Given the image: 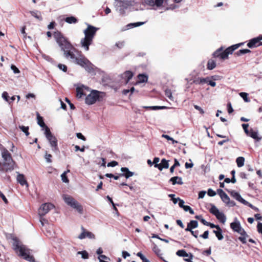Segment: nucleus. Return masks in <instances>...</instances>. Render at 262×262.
<instances>
[{"instance_id":"f257e3e1","label":"nucleus","mask_w":262,"mask_h":262,"mask_svg":"<svg viewBox=\"0 0 262 262\" xmlns=\"http://www.w3.org/2000/svg\"><path fill=\"white\" fill-rule=\"evenodd\" d=\"M54 36L61 50L63 51L66 58H70L73 62L80 65L86 70L89 69L91 66L90 61L84 57L80 55L79 53L63 37L60 32H55Z\"/></svg>"},{"instance_id":"f03ea898","label":"nucleus","mask_w":262,"mask_h":262,"mask_svg":"<svg viewBox=\"0 0 262 262\" xmlns=\"http://www.w3.org/2000/svg\"><path fill=\"white\" fill-rule=\"evenodd\" d=\"M98 28L88 25V28L84 31V37L82 38L80 41L81 47L84 48L85 51H88L89 46L92 44L93 39L96 34Z\"/></svg>"},{"instance_id":"7ed1b4c3","label":"nucleus","mask_w":262,"mask_h":262,"mask_svg":"<svg viewBox=\"0 0 262 262\" xmlns=\"http://www.w3.org/2000/svg\"><path fill=\"white\" fill-rule=\"evenodd\" d=\"M13 246L14 250L18 253L19 256L23 257L25 259L30 262L35 261L34 256L30 254L29 250L24 245L21 244V243L17 239H14Z\"/></svg>"},{"instance_id":"20e7f679","label":"nucleus","mask_w":262,"mask_h":262,"mask_svg":"<svg viewBox=\"0 0 262 262\" xmlns=\"http://www.w3.org/2000/svg\"><path fill=\"white\" fill-rule=\"evenodd\" d=\"M2 156L4 160L2 170L5 171L13 170L14 168V162L12 159L11 154L8 150L5 148L2 149Z\"/></svg>"},{"instance_id":"39448f33","label":"nucleus","mask_w":262,"mask_h":262,"mask_svg":"<svg viewBox=\"0 0 262 262\" xmlns=\"http://www.w3.org/2000/svg\"><path fill=\"white\" fill-rule=\"evenodd\" d=\"M105 93L96 90H93L86 97L85 103L88 105L94 104L97 101H101L105 96Z\"/></svg>"},{"instance_id":"423d86ee","label":"nucleus","mask_w":262,"mask_h":262,"mask_svg":"<svg viewBox=\"0 0 262 262\" xmlns=\"http://www.w3.org/2000/svg\"><path fill=\"white\" fill-rule=\"evenodd\" d=\"M231 228L235 232H237L241 235V236L238 237V239L243 243H246V238L249 236L246 233V231L243 229L238 222H234L230 224Z\"/></svg>"},{"instance_id":"0eeeda50","label":"nucleus","mask_w":262,"mask_h":262,"mask_svg":"<svg viewBox=\"0 0 262 262\" xmlns=\"http://www.w3.org/2000/svg\"><path fill=\"white\" fill-rule=\"evenodd\" d=\"M136 2L134 1L127 0H116V7L117 10L121 14L124 13V10L129 8L130 7L135 6Z\"/></svg>"},{"instance_id":"6e6552de","label":"nucleus","mask_w":262,"mask_h":262,"mask_svg":"<svg viewBox=\"0 0 262 262\" xmlns=\"http://www.w3.org/2000/svg\"><path fill=\"white\" fill-rule=\"evenodd\" d=\"M44 134H45L46 138L48 140L51 147H52V150L53 151H57L58 150L57 139L51 133L50 130L48 127H45Z\"/></svg>"},{"instance_id":"1a4fd4ad","label":"nucleus","mask_w":262,"mask_h":262,"mask_svg":"<svg viewBox=\"0 0 262 262\" xmlns=\"http://www.w3.org/2000/svg\"><path fill=\"white\" fill-rule=\"evenodd\" d=\"M64 202L73 208L75 209L79 213H83V207L74 198H63Z\"/></svg>"},{"instance_id":"9d476101","label":"nucleus","mask_w":262,"mask_h":262,"mask_svg":"<svg viewBox=\"0 0 262 262\" xmlns=\"http://www.w3.org/2000/svg\"><path fill=\"white\" fill-rule=\"evenodd\" d=\"M209 211L211 213L215 216L216 219L221 223H224L226 222V216L225 214L221 212H220L219 209L214 206L212 205Z\"/></svg>"},{"instance_id":"9b49d317","label":"nucleus","mask_w":262,"mask_h":262,"mask_svg":"<svg viewBox=\"0 0 262 262\" xmlns=\"http://www.w3.org/2000/svg\"><path fill=\"white\" fill-rule=\"evenodd\" d=\"M163 2L164 0H141L142 5L157 8L161 7Z\"/></svg>"},{"instance_id":"f8f14e48","label":"nucleus","mask_w":262,"mask_h":262,"mask_svg":"<svg viewBox=\"0 0 262 262\" xmlns=\"http://www.w3.org/2000/svg\"><path fill=\"white\" fill-rule=\"evenodd\" d=\"M54 207V205L51 203L43 204L39 209L38 214L40 216H43Z\"/></svg>"},{"instance_id":"ddd939ff","label":"nucleus","mask_w":262,"mask_h":262,"mask_svg":"<svg viewBox=\"0 0 262 262\" xmlns=\"http://www.w3.org/2000/svg\"><path fill=\"white\" fill-rule=\"evenodd\" d=\"M90 91L88 86L82 84H78L76 87L77 97L80 98L82 96L86 95L87 92Z\"/></svg>"},{"instance_id":"4468645a","label":"nucleus","mask_w":262,"mask_h":262,"mask_svg":"<svg viewBox=\"0 0 262 262\" xmlns=\"http://www.w3.org/2000/svg\"><path fill=\"white\" fill-rule=\"evenodd\" d=\"M223 47H221L213 54L214 57H220L222 59H226L228 58L229 55L225 52L223 51Z\"/></svg>"},{"instance_id":"2eb2a0df","label":"nucleus","mask_w":262,"mask_h":262,"mask_svg":"<svg viewBox=\"0 0 262 262\" xmlns=\"http://www.w3.org/2000/svg\"><path fill=\"white\" fill-rule=\"evenodd\" d=\"M81 230L82 232L78 236V238L79 239H82L85 238V237H88L90 239H94L95 238V236L93 233L86 231L82 226L81 227Z\"/></svg>"},{"instance_id":"dca6fc26","label":"nucleus","mask_w":262,"mask_h":262,"mask_svg":"<svg viewBox=\"0 0 262 262\" xmlns=\"http://www.w3.org/2000/svg\"><path fill=\"white\" fill-rule=\"evenodd\" d=\"M16 180L17 182L22 186H25L26 188L29 187V184L23 174L17 172Z\"/></svg>"},{"instance_id":"f3484780","label":"nucleus","mask_w":262,"mask_h":262,"mask_svg":"<svg viewBox=\"0 0 262 262\" xmlns=\"http://www.w3.org/2000/svg\"><path fill=\"white\" fill-rule=\"evenodd\" d=\"M207 194L209 196H214L216 194H218L220 196H228V194H227L223 190L220 189H217L216 192L211 189H209Z\"/></svg>"},{"instance_id":"a211bd4d","label":"nucleus","mask_w":262,"mask_h":262,"mask_svg":"<svg viewBox=\"0 0 262 262\" xmlns=\"http://www.w3.org/2000/svg\"><path fill=\"white\" fill-rule=\"evenodd\" d=\"M134 74L130 71H126L122 74V78L125 81V84L128 83L133 78Z\"/></svg>"},{"instance_id":"6ab92c4d","label":"nucleus","mask_w":262,"mask_h":262,"mask_svg":"<svg viewBox=\"0 0 262 262\" xmlns=\"http://www.w3.org/2000/svg\"><path fill=\"white\" fill-rule=\"evenodd\" d=\"M169 161L163 159L159 165H155V167L158 168L160 170H162L163 168L167 169L169 167Z\"/></svg>"},{"instance_id":"aec40b11","label":"nucleus","mask_w":262,"mask_h":262,"mask_svg":"<svg viewBox=\"0 0 262 262\" xmlns=\"http://www.w3.org/2000/svg\"><path fill=\"white\" fill-rule=\"evenodd\" d=\"M260 39L259 37L254 38L251 39L249 43L247 44V46L249 48H252L254 47H258L261 45L259 43Z\"/></svg>"},{"instance_id":"412c9836","label":"nucleus","mask_w":262,"mask_h":262,"mask_svg":"<svg viewBox=\"0 0 262 262\" xmlns=\"http://www.w3.org/2000/svg\"><path fill=\"white\" fill-rule=\"evenodd\" d=\"M198 226V223L196 221L192 220L187 224V228L185 229L186 231H191L193 229Z\"/></svg>"},{"instance_id":"4be33fe9","label":"nucleus","mask_w":262,"mask_h":262,"mask_svg":"<svg viewBox=\"0 0 262 262\" xmlns=\"http://www.w3.org/2000/svg\"><path fill=\"white\" fill-rule=\"evenodd\" d=\"M242 45H243V43H239L232 45L227 48L225 51L228 55L231 54L234 50L238 48Z\"/></svg>"},{"instance_id":"5701e85b","label":"nucleus","mask_w":262,"mask_h":262,"mask_svg":"<svg viewBox=\"0 0 262 262\" xmlns=\"http://www.w3.org/2000/svg\"><path fill=\"white\" fill-rule=\"evenodd\" d=\"M121 171L123 173L122 175L124 176L126 179L132 177L134 175V173L130 171L128 168L126 167H122L121 168Z\"/></svg>"},{"instance_id":"b1692460","label":"nucleus","mask_w":262,"mask_h":262,"mask_svg":"<svg viewBox=\"0 0 262 262\" xmlns=\"http://www.w3.org/2000/svg\"><path fill=\"white\" fill-rule=\"evenodd\" d=\"M237 200L242 203L248 206L251 208L253 209L256 211H258V209L254 206H253L251 204L249 203L248 202L246 201L245 200L243 199V198H235Z\"/></svg>"},{"instance_id":"393cba45","label":"nucleus","mask_w":262,"mask_h":262,"mask_svg":"<svg viewBox=\"0 0 262 262\" xmlns=\"http://www.w3.org/2000/svg\"><path fill=\"white\" fill-rule=\"evenodd\" d=\"M247 135L257 141L260 140V138H259L258 136V132L257 130H254L253 129H250L249 130V132Z\"/></svg>"},{"instance_id":"a878e982","label":"nucleus","mask_w":262,"mask_h":262,"mask_svg":"<svg viewBox=\"0 0 262 262\" xmlns=\"http://www.w3.org/2000/svg\"><path fill=\"white\" fill-rule=\"evenodd\" d=\"M138 80L135 83L137 84L140 83L147 82L148 80V77L145 74H139L138 76Z\"/></svg>"},{"instance_id":"bb28decb","label":"nucleus","mask_w":262,"mask_h":262,"mask_svg":"<svg viewBox=\"0 0 262 262\" xmlns=\"http://www.w3.org/2000/svg\"><path fill=\"white\" fill-rule=\"evenodd\" d=\"M207 82V77L206 78H196L193 80V82L196 84H203Z\"/></svg>"},{"instance_id":"cd10ccee","label":"nucleus","mask_w":262,"mask_h":262,"mask_svg":"<svg viewBox=\"0 0 262 262\" xmlns=\"http://www.w3.org/2000/svg\"><path fill=\"white\" fill-rule=\"evenodd\" d=\"M222 201L229 207H233L235 205L233 201H231L230 198H221Z\"/></svg>"},{"instance_id":"c85d7f7f","label":"nucleus","mask_w":262,"mask_h":262,"mask_svg":"<svg viewBox=\"0 0 262 262\" xmlns=\"http://www.w3.org/2000/svg\"><path fill=\"white\" fill-rule=\"evenodd\" d=\"M37 119L38 124L40 127H42L43 129L45 130V127L48 126L46 125L42 117H41L38 113H37Z\"/></svg>"},{"instance_id":"c756f323","label":"nucleus","mask_w":262,"mask_h":262,"mask_svg":"<svg viewBox=\"0 0 262 262\" xmlns=\"http://www.w3.org/2000/svg\"><path fill=\"white\" fill-rule=\"evenodd\" d=\"M213 232L215 233L216 237L219 240L221 241L223 239L224 237L222 235V230L220 227V229L217 228L216 230H213Z\"/></svg>"},{"instance_id":"7c9ffc66","label":"nucleus","mask_w":262,"mask_h":262,"mask_svg":"<svg viewBox=\"0 0 262 262\" xmlns=\"http://www.w3.org/2000/svg\"><path fill=\"white\" fill-rule=\"evenodd\" d=\"M170 181L172 182L173 185H175L176 184H182L183 183L181 178L179 177H172L170 179Z\"/></svg>"},{"instance_id":"2f4dec72","label":"nucleus","mask_w":262,"mask_h":262,"mask_svg":"<svg viewBox=\"0 0 262 262\" xmlns=\"http://www.w3.org/2000/svg\"><path fill=\"white\" fill-rule=\"evenodd\" d=\"M69 172H70V170L68 169L67 171H65L64 172H63L61 174V180L63 183H69V180L67 176V174Z\"/></svg>"},{"instance_id":"473e14b6","label":"nucleus","mask_w":262,"mask_h":262,"mask_svg":"<svg viewBox=\"0 0 262 262\" xmlns=\"http://www.w3.org/2000/svg\"><path fill=\"white\" fill-rule=\"evenodd\" d=\"M237 165L238 167L244 166L245 163V158L243 157H239L236 160Z\"/></svg>"},{"instance_id":"72a5a7b5","label":"nucleus","mask_w":262,"mask_h":262,"mask_svg":"<svg viewBox=\"0 0 262 262\" xmlns=\"http://www.w3.org/2000/svg\"><path fill=\"white\" fill-rule=\"evenodd\" d=\"M65 21L68 24H76L77 22V19L74 16L67 17L65 19Z\"/></svg>"},{"instance_id":"f704fd0d","label":"nucleus","mask_w":262,"mask_h":262,"mask_svg":"<svg viewBox=\"0 0 262 262\" xmlns=\"http://www.w3.org/2000/svg\"><path fill=\"white\" fill-rule=\"evenodd\" d=\"M216 67V63L213 60H209L207 63V68L209 70H212Z\"/></svg>"},{"instance_id":"c9c22d12","label":"nucleus","mask_w":262,"mask_h":262,"mask_svg":"<svg viewBox=\"0 0 262 262\" xmlns=\"http://www.w3.org/2000/svg\"><path fill=\"white\" fill-rule=\"evenodd\" d=\"M176 254L181 257H188L189 256L188 254L184 250H179L176 252Z\"/></svg>"},{"instance_id":"e433bc0d","label":"nucleus","mask_w":262,"mask_h":262,"mask_svg":"<svg viewBox=\"0 0 262 262\" xmlns=\"http://www.w3.org/2000/svg\"><path fill=\"white\" fill-rule=\"evenodd\" d=\"M152 250L158 256H159L161 259H162V257H160V255H161V250L156 245L154 244Z\"/></svg>"},{"instance_id":"4c0bfd02","label":"nucleus","mask_w":262,"mask_h":262,"mask_svg":"<svg viewBox=\"0 0 262 262\" xmlns=\"http://www.w3.org/2000/svg\"><path fill=\"white\" fill-rule=\"evenodd\" d=\"M165 95L171 100L173 101L174 98L170 90L167 89L165 91Z\"/></svg>"},{"instance_id":"58836bf2","label":"nucleus","mask_w":262,"mask_h":262,"mask_svg":"<svg viewBox=\"0 0 262 262\" xmlns=\"http://www.w3.org/2000/svg\"><path fill=\"white\" fill-rule=\"evenodd\" d=\"M31 15L39 20H41L42 17L40 13L38 11H32L31 12Z\"/></svg>"},{"instance_id":"ea45409f","label":"nucleus","mask_w":262,"mask_h":262,"mask_svg":"<svg viewBox=\"0 0 262 262\" xmlns=\"http://www.w3.org/2000/svg\"><path fill=\"white\" fill-rule=\"evenodd\" d=\"M144 24V22H137L135 23H131L127 25L130 28L137 27L141 26Z\"/></svg>"},{"instance_id":"a19ab883","label":"nucleus","mask_w":262,"mask_h":262,"mask_svg":"<svg viewBox=\"0 0 262 262\" xmlns=\"http://www.w3.org/2000/svg\"><path fill=\"white\" fill-rule=\"evenodd\" d=\"M78 254H81L82 258L83 259H87L89 258V254L86 251H79Z\"/></svg>"},{"instance_id":"79ce46f5","label":"nucleus","mask_w":262,"mask_h":262,"mask_svg":"<svg viewBox=\"0 0 262 262\" xmlns=\"http://www.w3.org/2000/svg\"><path fill=\"white\" fill-rule=\"evenodd\" d=\"M227 191L228 192L229 194L231 195V196H241L240 194L236 191L233 190H227Z\"/></svg>"},{"instance_id":"37998d69","label":"nucleus","mask_w":262,"mask_h":262,"mask_svg":"<svg viewBox=\"0 0 262 262\" xmlns=\"http://www.w3.org/2000/svg\"><path fill=\"white\" fill-rule=\"evenodd\" d=\"M240 96L243 98L245 102H249L250 100L248 98V94L245 92H241L239 93Z\"/></svg>"},{"instance_id":"c03bdc74","label":"nucleus","mask_w":262,"mask_h":262,"mask_svg":"<svg viewBox=\"0 0 262 262\" xmlns=\"http://www.w3.org/2000/svg\"><path fill=\"white\" fill-rule=\"evenodd\" d=\"M249 52H250V50L249 49H241L237 51L236 54L238 56H240L241 55L248 53Z\"/></svg>"},{"instance_id":"a18cd8bd","label":"nucleus","mask_w":262,"mask_h":262,"mask_svg":"<svg viewBox=\"0 0 262 262\" xmlns=\"http://www.w3.org/2000/svg\"><path fill=\"white\" fill-rule=\"evenodd\" d=\"M183 209L185 211H189V212L191 214H194V211L189 206H187V205H185Z\"/></svg>"},{"instance_id":"49530a36","label":"nucleus","mask_w":262,"mask_h":262,"mask_svg":"<svg viewBox=\"0 0 262 262\" xmlns=\"http://www.w3.org/2000/svg\"><path fill=\"white\" fill-rule=\"evenodd\" d=\"M20 129L26 134V136H28L29 133L28 132L29 127L24 126H19Z\"/></svg>"},{"instance_id":"de8ad7c7","label":"nucleus","mask_w":262,"mask_h":262,"mask_svg":"<svg viewBox=\"0 0 262 262\" xmlns=\"http://www.w3.org/2000/svg\"><path fill=\"white\" fill-rule=\"evenodd\" d=\"M162 137L163 138H164L168 140L171 141L172 142V144H174L175 143H177L178 142L177 141L174 140L172 138L170 137L168 135L163 134V135H162Z\"/></svg>"},{"instance_id":"09e8293b","label":"nucleus","mask_w":262,"mask_h":262,"mask_svg":"<svg viewBox=\"0 0 262 262\" xmlns=\"http://www.w3.org/2000/svg\"><path fill=\"white\" fill-rule=\"evenodd\" d=\"M52 155L51 154H49L47 152L46 153L45 158L46 159V161L48 163H51L52 162Z\"/></svg>"},{"instance_id":"8fccbe9b","label":"nucleus","mask_w":262,"mask_h":262,"mask_svg":"<svg viewBox=\"0 0 262 262\" xmlns=\"http://www.w3.org/2000/svg\"><path fill=\"white\" fill-rule=\"evenodd\" d=\"M108 201L111 203L113 206V207H114V209L116 211V213L119 215V212H118V210L117 209V208H116V207L115 206V204L114 203L113 200H112V198H107Z\"/></svg>"},{"instance_id":"3c124183","label":"nucleus","mask_w":262,"mask_h":262,"mask_svg":"<svg viewBox=\"0 0 262 262\" xmlns=\"http://www.w3.org/2000/svg\"><path fill=\"white\" fill-rule=\"evenodd\" d=\"M11 69L14 74H18L20 73L18 69L14 65L12 64L11 66Z\"/></svg>"},{"instance_id":"603ef678","label":"nucleus","mask_w":262,"mask_h":262,"mask_svg":"<svg viewBox=\"0 0 262 262\" xmlns=\"http://www.w3.org/2000/svg\"><path fill=\"white\" fill-rule=\"evenodd\" d=\"M58 68L63 72H66L67 70V67L66 65L62 64H59L58 65Z\"/></svg>"},{"instance_id":"864d4df0","label":"nucleus","mask_w":262,"mask_h":262,"mask_svg":"<svg viewBox=\"0 0 262 262\" xmlns=\"http://www.w3.org/2000/svg\"><path fill=\"white\" fill-rule=\"evenodd\" d=\"M206 83L212 87H214L216 85L215 82L211 80L209 77H207V82Z\"/></svg>"},{"instance_id":"5fc2aeb1","label":"nucleus","mask_w":262,"mask_h":262,"mask_svg":"<svg viewBox=\"0 0 262 262\" xmlns=\"http://www.w3.org/2000/svg\"><path fill=\"white\" fill-rule=\"evenodd\" d=\"M257 231L259 233H260L262 234V223H258L257 225Z\"/></svg>"},{"instance_id":"6e6d98bb","label":"nucleus","mask_w":262,"mask_h":262,"mask_svg":"<svg viewBox=\"0 0 262 262\" xmlns=\"http://www.w3.org/2000/svg\"><path fill=\"white\" fill-rule=\"evenodd\" d=\"M249 126V124H242V127L244 130V132H245V133L247 135L248 134V133L249 132V130L248 129V127Z\"/></svg>"},{"instance_id":"4d7b16f0","label":"nucleus","mask_w":262,"mask_h":262,"mask_svg":"<svg viewBox=\"0 0 262 262\" xmlns=\"http://www.w3.org/2000/svg\"><path fill=\"white\" fill-rule=\"evenodd\" d=\"M117 165H118V162L115 161H113L108 163L107 166V167H115V166H117Z\"/></svg>"},{"instance_id":"13d9d810","label":"nucleus","mask_w":262,"mask_h":262,"mask_svg":"<svg viewBox=\"0 0 262 262\" xmlns=\"http://www.w3.org/2000/svg\"><path fill=\"white\" fill-rule=\"evenodd\" d=\"M2 98L4 99H5L6 101L8 102L9 101V100H8L9 96H8V93L6 92H3L2 94Z\"/></svg>"},{"instance_id":"bf43d9fd","label":"nucleus","mask_w":262,"mask_h":262,"mask_svg":"<svg viewBox=\"0 0 262 262\" xmlns=\"http://www.w3.org/2000/svg\"><path fill=\"white\" fill-rule=\"evenodd\" d=\"M211 247H209V249H208L206 250H204L202 252L203 254L206 255L207 256L210 255L211 254Z\"/></svg>"},{"instance_id":"052dcab7","label":"nucleus","mask_w":262,"mask_h":262,"mask_svg":"<svg viewBox=\"0 0 262 262\" xmlns=\"http://www.w3.org/2000/svg\"><path fill=\"white\" fill-rule=\"evenodd\" d=\"M207 226H209L211 228H216V229L219 228V229H220V226L219 225H215L214 224L210 223V222H208V223Z\"/></svg>"},{"instance_id":"680f3d73","label":"nucleus","mask_w":262,"mask_h":262,"mask_svg":"<svg viewBox=\"0 0 262 262\" xmlns=\"http://www.w3.org/2000/svg\"><path fill=\"white\" fill-rule=\"evenodd\" d=\"M150 109L153 110H161V109H164L166 107L165 106H152L149 107Z\"/></svg>"},{"instance_id":"e2e57ef3","label":"nucleus","mask_w":262,"mask_h":262,"mask_svg":"<svg viewBox=\"0 0 262 262\" xmlns=\"http://www.w3.org/2000/svg\"><path fill=\"white\" fill-rule=\"evenodd\" d=\"M116 46L118 48H122L124 46V41H119L116 43Z\"/></svg>"},{"instance_id":"0e129e2a","label":"nucleus","mask_w":262,"mask_h":262,"mask_svg":"<svg viewBox=\"0 0 262 262\" xmlns=\"http://www.w3.org/2000/svg\"><path fill=\"white\" fill-rule=\"evenodd\" d=\"M227 108H228V112L229 114H231L233 112V109L231 104L230 103H228Z\"/></svg>"},{"instance_id":"69168bd1","label":"nucleus","mask_w":262,"mask_h":262,"mask_svg":"<svg viewBox=\"0 0 262 262\" xmlns=\"http://www.w3.org/2000/svg\"><path fill=\"white\" fill-rule=\"evenodd\" d=\"M76 136L78 139H81L83 141H85L86 140L85 138L80 133H77Z\"/></svg>"},{"instance_id":"338daca9","label":"nucleus","mask_w":262,"mask_h":262,"mask_svg":"<svg viewBox=\"0 0 262 262\" xmlns=\"http://www.w3.org/2000/svg\"><path fill=\"white\" fill-rule=\"evenodd\" d=\"M194 107L196 110L199 111L201 114H203L204 113V111L200 106H199L197 105H194Z\"/></svg>"},{"instance_id":"774afa93","label":"nucleus","mask_w":262,"mask_h":262,"mask_svg":"<svg viewBox=\"0 0 262 262\" xmlns=\"http://www.w3.org/2000/svg\"><path fill=\"white\" fill-rule=\"evenodd\" d=\"M209 232L208 231H206L204 232V233L200 235V236L204 239H207L208 238Z\"/></svg>"}]
</instances>
